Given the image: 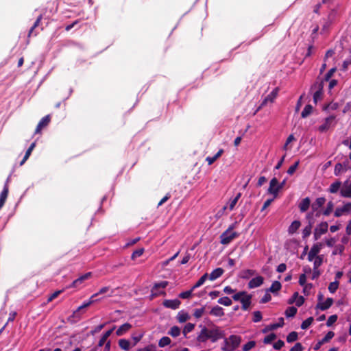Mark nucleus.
<instances>
[{"label": "nucleus", "mask_w": 351, "mask_h": 351, "mask_svg": "<svg viewBox=\"0 0 351 351\" xmlns=\"http://www.w3.org/2000/svg\"><path fill=\"white\" fill-rule=\"evenodd\" d=\"M221 346L223 351H234L241 342V337L239 335H232L229 337H225Z\"/></svg>", "instance_id": "1"}, {"label": "nucleus", "mask_w": 351, "mask_h": 351, "mask_svg": "<svg viewBox=\"0 0 351 351\" xmlns=\"http://www.w3.org/2000/svg\"><path fill=\"white\" fill-rule=\"evenodd\" d=\"M235 227V223L232 224L229 228L223 232L220 236V242L223 245L229 244L233 239L239 237V233L234 232L233 229Z\"/></svg>", "instance_id": "2"}, {"label": "nucleus", "mask_w": 351, "mask_h": 351, "mask_svg": "<svg viewBox=\"0 0 351 351\" xmlns=\"http://www.w3.org/2000/svg\"><path fill=\"white\" fill-rule=\"evenodd\" d=\"M326 202V199L324 197H318L315 199L314 202L311 204V211L308 213H313V219L319 217L322 214L320 208L324 206Z\"/></svg>", "instance_id": "3"}, {"label": "nucleus", "mask_w": 351, "mask_h": 351, "mask_svg": "<svg viewBox=\"0 0 351 351\" xmlns=\"http://www.w3.org/2000/svg\"><path fill=\"white\" fill-rule=\"evenodd\" d=\"M224 331L221 330L219 326H213L212 328L209 330V339L213 343L217 341L219 339L224 338Z\"/></svg>", "instance_id": "4"}, {"label": "nucleus", "mask_w": 351, "mask_h": 351, "mask_svg": "<svg viewBox=\"0 0 351 351\" xmlns=\"http://www.w3.org/2000/svg\"><path fill=\"white\" fill-rule=\"evenodd\" d=\"M169 282L167 281H161L160 282L155 283L152 289L151 297L153 298L160 295H165V292L160 289H163L167 287Z\"/></svg>", "instance_id": "5"}, {"label": "nucleus", "mask_w": 351, "mask_h": 351, "mask_svg": "<svg viewBox=\"0 0 351 351\" xmlns=\"http://www.w3.org/2000/svg\"><path fill=\"white\" fill-rule=\"evenodd\" d=\"M282 189V185H279L278 181L276 178H274L271 180L269 183V187L267 190L269 194L274 195V197H276L278 195V191Z\"/></svg>", "instance_id": "6"}, {"label": "nucleus", "mask_w": 351, "mask_h": 351, "mask_svg": "<svg viewBox=\"0 0 351 351\" xmlns=\"http://www.w3.org/2000/svg\"><path fill=\"white\" fill-rule=\"evenodd\" d=\"M306 219L308 221V225L303 230L302 234L304 238H306L311 234L312 227L315 222V219H313V213H307Z\"/></svg>", "instance_id": "7"}, {"label": "nucleus", "mask_w": 351, "mask_h": 351, "mask_svg": "<svg viewBox=\"0 0 351 351\" xmlns=\"http://www.w3.org/2000/svg\"><path fill=\"white\" fill-rule=\"evenodd\" d=\"M278 88H274L269 95H267L264 98V99L263 100L258 109L265 106L268 103H273L278 95Z\"/></svg>", "instance_id": "8"}, {"label": "nucleus", "mask_w": 351, "mask_h": 351, "mask_svg": "<svg viewBox=\"0 0 351 351\" xmlns=\"http://www.w3.org/2000/svg\"><path fill=\"white\" fill-rule=\"evenodd\" d=\"M348 213H351V202H348L341 207H337L335 211V216L339 217L344 214Z\"/></svg>", "instance_id": "9"}, {"label": "nucleus", "mask_w": 351, "mask_h": 351, "mask_svg": "<svg viewBox=\"0 0 351 351\" xmlns=\"http://www.w3.org/2000/svg\"><path fill=\"white\" fill-rule=\"evenodd\" d=\"M340 194L343 197L351 198V180H347L342 184Z\"/></svg>", "instance_id": "10"}, {"label": "nucleus", "mask_w": 351, "mask_h": 351, "mask_svg": "<svg viewBox=\"0 0 351 351\" xmlns=\"http://www.w3.org/2000/svg\"><path fill=\"white\" fill-rule=\"evenodd\" d=\"M328 223L324 221L319 223L317 227L315 229L314 237L317 240L320 236L326 233L328 230Z\"/></svg>", "instance_id": "11"}, {"label": "nucleus", "mask_w": 351, "mask_h": 351, "mask_svg": "<svg viewBox=\"0 0 351 351\" xmlns=\"http://www.w3.org/2000/svg\"><path fill=\"white\" fill-rule=\"evenodd\" d=\"M199 327L202 328V330L197 337V340L200 343H204L209 339V329L202 325Z\"/></svg>", "instance_id": "12"}, {"label": "nucleus", "mask_w": 351, "mask_h": 351, "mask_svg": "<svg viewBox=\"0 0 351 351\" xmlns=\"http://www.w3.org/2000/svg\"><path fill=\"white\" fill-rule=\"evenodd\" d=\"M335 119V116H333V115L326 118L324 120V123L319 127V128H318L319 131L321 132H324L327 131L330 128V126L332 125Z\"/></svg>", "instance_id": "13"}, {"label": "nucleus", "mask_w": 351, "mask_h": 351, "mask_svg": "<svg viewBox=\"0 0 351 351\" xmlns=\"http://www.w3.org/2000/svg\"><path fill=\"white\" fill-rule=\"evenodd\" d=\"M92 276L91 272L86 273L85 274L81 276L76 280H75L71 285L68 287V288L71 287H78L80 285H82L86 280L90 278Z\"/></svg>", "instance_id": "14"}, {"label": "nucleus", "mask_w": 351, "mask_h": 351, "mask_svg": "<svg viewBox=\"0 0 351 351\" xmlns=\"http://www.w3.org/2000/svg\"><path fill=\"white\" fill-rule=\"evenodd\" d=\"M321 250V245L319 243L315 244L313 245V247L311 248L308 254V261H313L314 258H315L320 252Z\"/></svg>", "instance_id": "15"}, {"label": "nucleus", "mask_w": 351, "mask_h": 351, "mask_svg": "<svg viewBox=\"0 0 351 351\" xmlns=\"http://www.w3.org/2000/svg\"><path fill=\"white\" fill-rule=\"evenodd\" d=\"M163 306L166 308L171 309H177L180 305V301L178 299L175 300H165L162 303Z\"/></svg>", "instance_id": "16"}, {"label": "nucleus", "mask_w": 351, "mask_h": 351, "mask_svg": "<svg viewBox=\"0 0 351 351\" xmlns=\"http://www.w3.org/2000/svg\"><path fill=\"white\" fill-rule=\"evenodd\" d=\"M50 120L51 119L49 115H47L42 118V119L39 121L36 128L35 133H40L42 129L46 127L49 123Z\"/></svg>", "instance_id": "17"}, {"label": "nucleus", "mask_w": 351, "mask_h": 351, "mask_svg": "<svg viewBox=\"0 0 351 351\" xmlns=\"http://www.w3.org/2000/svg\"><path fill=\"white\" fill-rule=\"evenodd\" d=\"M264 278L262 276H256L252 278L248 283L250 289H254L260 287L263 283Z\"/></svg>", "instance_id": "18"}, {"label": "nucleus", "mask_w": 351, "mask_h": 351, "mask_svg": "<svg viewBox=\"0 0 351 351\" xmlns=\"http://www.w3.org/2000/svg\"><path fill=\"white\" fill-rule=\"evenodd\" d=\"M332 303L333 300L332 298H327L324 302H318L317 304V308L325 311L329 308L332 306Z\"/></svg>", "instance_id": "19"}, {"label": "nucleus", "mask_w": 351, "mask_h": 351, "mask_svg": "<svg viewBox=\"0 0 351 351\" xmlns=\"http://www.w3.org/2000/svg\"><path fill=\"white\" fill-rule=\"evenodd\" d=\"M132 328V325L129 323H125L121 325L116 331V335L117 336H122L125 334L130 328Z\"/></svg>", "instance_id": "20"}, {"label": "nucleus", "mask_w": 351, "mask_h": 351, "mask_svg": "<svg viewBox=\"0 0 351 351\" xmlns=\"http://www.w3.org/2000/svg\"><path fill=\"white\" fill-rule=\"evenodd\" d=\"M114 329L115 326L112 327L110 330H108L106 332H104V334L102 335V337H101L98 342L99 347H102L105 344L107 339L111 335L112 332Z\"/></svg>", "instance_id": "21"}, {"label": "nucleus", "mask_w": 351, "mask_h": 351, "mask_svg": "<svg viewBox=\"0 0 351 351\" xmlns=\"http://www.w3.org/2000/svg\"><path fill=\"white\" fill-rule=\"evenodd\" d=\"M311 205L309 197L304 198L299 204V208L302 213L306 212Z\"/></svg>", "instance_id": "22"}, {"label": "nucleus", "mask_w": 351, "mask_h": 351, "mask_svg": "<svg viewBox=\"0 0 351 351\" xmlns=\"http://www.w3.org/2000/svg\"><path fill=\"white\" fill-rule=\"evenodd\" d=\"M342 184H343L340 181L337 180L330 185V187L328 188V191L331 193H336L339 190H341Z\"/></svg>", "instance_id": "23"}, {"label": "nucleus", "mask_w": 351, "mask_h": 351, "mask_svg": "<svg viewBox=\"0 0 351 351\" xmlns=\"http://www.w3.org/2000/svg\"><path fill=\"white\" fill-rule=\"evenodd\" d=\"M242 304V308L245 311L247 310L251 304V296L248 294L244 295L240 301Z\"/></svg>", "instance_id": "24"}, {"label": "nucleus", "mask_w": 351, "mask_h": 351, "mask_svg": "<svg viewBox=\"0 0 351 351\" xmlns=\"http://www.w3.org/2000/svg\"><path fill=\"white\" fill-rule=\"evenodd\" d=\"M223 273V269L221 268H217L214 269L209 275V279L213 281L219 278Z\"/></svg>", "instance_id": "25"}, {"label": "nucleus", "mask_w": 351, "mask_h": 351, "mask_svg": "<svg viewBox=\"0 0 351 351\" xmlns=\"http://www.w3.org/2000/svg\"><path fill=\"white\" fill-rule=\"evenodd\" d=\"M210 314L215 317H222L224 315V311L221 306H215L211 309Z\"/></svg>", "instance_id": "26"}, {"label": "nucleus", "mask_w": 351, "mask_h": 351, "mask_svg": "<svg viewBox=\"0 0 351 351\" xmlns=\"http://www.w3.org/2000/svg\"><path fill=\"white\" fill-rule=\"evenodd\" d=\"M109 291H110V293L108 294V296L110 297L113 295L114 290L110 289V288L109 287H104L101 288L97 293L93 294L92 295V298H95L96 296H97L99 295L104 294Z\"/></svg>", "instance_id": "27"}, {"label": "nucleus", "mask_w": 351, "mask_h": 351, "mask_svg": "<svg viewBox=\"0 0 351 351\" xmlns=\"http://www.w3.org/2000/svg\"><path fill=\"white\" fill-rule=\"evenodd\" d=\"M119 346L122 350L125 351L129 350L131 348V343L130 341L125 339H119Z\"/></svg>", "instance_id": "28"}, {"label": "nucleus", "mask_w": 351, "mask_h": 351, "mask_svg": "<svg viewBox=\"0 0 351 351\" xmlns=\"http://www.w3.org/2000/svg\"><path fill=\"white\" fill-rule=\"evenodd\" d=\"M300 222L299 221H294L291 223L288 228V232L290 234H294L300 228Z\"/></svg>", "instance_id": "29"}, {"label": "nucleus", "mask_w": 351, "mask_h": 351, "mask_svg": "<svg viewBox=\"0 0 351 351\" xmlns=\"http://www.w3.org/2000/svg\"><path fill=\"white\" fill-rule=\"evenodd\" d=\"M282 286L280 282L278 281H274L271 287L269 288L267 291L271 292L273 293H277L278 291L280 290Z\"/></svg>", "instance_id": "30"}, {"label": "nucleus", "mask_w": 351, "mask_h": 351, "mask_svg": "<svg viewBox=\"0 0 351 351\" xmlns=\"http://www.w3.org/2000/svg\"><path fill=\"white\" fill-rule=\"evenodd\" d=\"M223 150L222 149H219L217 154L213 156V157H210V156H208L206 158V160L208 162V164L209 165H212L217 158H219L221 154H223Z\"/></svg>", "instance_id": "31"}, {"label": "nucleus", "mask_w": 351, "mask_h": 351, "mask_svg": "<svg viewBox=\"0 0 351 351\" xmlns=\"http://www.w3.org/2000/svg\"><path fill=\"white\" fill-rule=\"evenodd\" d=\"M313 106L310 104L306 105L301 113L302 118H306L309 116L313 112Z\"/></svg>", "instance_id": "32"}, {"label": "nucleus", "mask_w": 351, "mask_h": 351, "mask_svg": "<svg viewBox=\"0 0 351 351\" xmlns=\"http://www.w3.org/2000/svg\"><path fill=\"white\" fill-rule=\"evenodd\" d=\"M241 196V194L239 193L232 199L230 201L228 206H227L230 210H232L234 209Z\"/></svg>", "instance_id": "33"}, {"label": "nucleus", "mask_w": 351, "mask_h": 351, "mask_svg": "<svg viewBox=\"0 0 351 351\" xmlns=\"http://www.w3.org/2000/svg\"><path fill=\"white\" fill-rule=\"evenodd\" d=\"M208 278V274H204L198 280L197 282L191 287L192 290H195V289L199 287L202 286L206 281V280Z\"/></svg>", "instance_id": "34"}, {"label": "nucleus", "mask_w": 351, "mask_h": 351, "mask_svg": "<svg viewBox=\"0 0 351 351\" xmlns=\"http://www.w3.org/2000/svg\"><path fill=\"white\" fill-rule=\"evenodd\" d=\"M323 83L319 84V90L315 91L313 95L314 101L316 103L318 99H321L322 95Z\"/></svg>", "instance_id": "35"}, {"label": "nucleus", "mask_w": 351, "mask_h": 351, "mask_svg": "<svg viewBox=\"0 0 351 351\" xmlns=\"http://www.w3.org/2000/svg\"><path fill=\"white\" fill-rule=\"evenodd\" d=\"M177 318L179 322L184 323L189 319V316L186 313L180 311L178 313Z\"/></svg>", "instance_id": "36"}, {"label": "nucleus", "mask_w": 351, "mask_h": 351, "mask_svg": "<svg viewBox=\"0 0 351 351\" xmlns=\"http://www.w3.org/2000/svg\"><path fill=\"white\" fill-rule=\"evenodd\" d=\"M168 334L173 337H177L180 335V328L178 326H174L171 328Z\"/></svg>", "instance_id": "37"}, {"label": "nucleus", "mask_w": 351, "mask_h": 351, "mask_svg": "<svg viewBox=\"0 0 351 351\" xmlns=\"http://www.w3.org/2000/svg\"><path fill=\"white\" fill-rule=\"evenodd\" d=\"M218 303L226 306H229L232 304V300L228 297H222L218 300Z\"/></svg>", "instance_id": "38"}, {"label": "nucleus", "mask_w": 351, "mask_h": 351, "mask_svg": "<svg viewBox=\"0 0 351 351\" xmlns=\"http://www.w3.org/2000/svg\"><path fill=\"white\" fill-rule=\"evenodd\" d=\"M333 208H334V204L332 201H330L327 204V206L324 209V210L322 212V214L326 216H328L332 213Z\"/></svg>", "instance_id": "39"}, {"label": "nucleus", "mask_w": 351, "mask_h": 351, "mask_svg": "<svg viewBox=\"0 0 351 351\" xmlns=\"http://www.w3.org/2000/svg\"><path fill=\"white\" fill-rule=\"evenodd\" d=\"M171 343V339L168 337H162L158 341V346L160 348H163L166 346L169 345Z\"/></svg>", "instance_id": "40"}, {"label": "nucleus", "mask_w": 351, "mask_h": 351, "mask_svg": "<svg viewBox=\"0 0 351 351\" xmlns=\"http://www.w3.org/2000/svg\"><path fill=\"white\" fill-rule=\"evenodd\" d=\"M297 313V308L294 306H291L287 308L285 311V315L287 317H293Z\"/></svg>", "instance_id": "41"}, {"label": "nucleus", "mask_w": 351, "mask_h": 351, "mask_svg": "<svg viewBox=\"0 0 351 351\" xmlns=\"http://www.w3.org/2000/svg\"><path fill=\"white\" fill-rule=\"evenodd\" d=\"M256 346V341H250L245 345H243L242 350L243 351H250L252 348H254Z\"/></svg>", "instance_id": "42"}, {"label": "nucleus", "mask_w": 351, "mask_h": 351, "mask_svg": "<svg viewBox=\"0 0 351 351\" xmlns=\"http://www.w3.org/2000/svg\"><path fill=\"white\" fill-rule=\"evenodd\" d=\"M313 318L312 317H308L306 320H304L301 324V328L303 330L307 329L313 323Z\"/></svg>", "instance_id": "43"}, {"label": "nucleus", "mask_w": 351, "mask_h": 351, "mask_svg": "<svg viewBox=\"0 0 351 351\" xmlns=\"http://www.w3.org/2000/svg\"><path fill=\"white\" fill-rule=\"evenodd\" d=\"M323 263V256H318L314 258L313 269H318Z\"/></svg>", "instance_id": "44"}, {"label": "nucleus", "mask_w": 351, "mask_h": 351, "mask_svg": "<svg viewBox=\"0 0 351 351\" xmlns=\"http://www.w3.org/2000/svg\"><path fill=\"white\" fill-rule=\"evenodd\" d=\"M195 328V324L191 323L186 324L183 329V333L184 336L186 337V334L189 332H191Z\"/></svg>", "instance_id": "45"}, {"label": "nucleus", "mask_w": 351, "mask_h": 351, "mask_svg": "<svg viewBox=\"0 0 351 351\" xmlns=\"http://www.w3.org/2000/svg\"><path fill=\"white\" fill-rule=\"evenodd\" d=\"M298 339V333L296 332H290L287 337V341L289 343H292Z\"/></svg>", "instance_id": "46"}, {"label": "nucleus", "mask_w": 351, "mask_h": 351, "mask_svg": "<svg viewBox=\"0 0 351 351\" xmlns=\"http://www.w3.org/2000/svg\"><path fill=\"white\" fill-rule=\"evenodd\" d=\"M205 312V307L196 308L194 311L193 315L195 318H200Z\"/></svg>", "instance_id": "47"}, {"label": "nucleus", "mask_w": 351, "mask_h": 351, "mask_svg": "<svg viewBox=\"0 0 351 351\" xmlns=\"http://www.w3.org/2000/svg\"><path fill=\"white\" fill-rule=\"evenodd\" d=\"M276 338V335L274 333H271L264 338V343L268 344L271 343Z\"/></svg>", "instance_id": "48"}, {"label": "nucleus", "mask_w": 351, "mask_h": 351, "mask_svg": "<svg viewBox=\"0 0 351 351\" xmlns=\"http://www.w3.org/2000/svg\"><path fill=\"white\" fill-rule=\"evenodd\" d=\"M193 290H192V288L189 290L184 292H182L179 294V297L182 299H187L191 297L192 293Z\"/></svg>", "instance_id": "49"}, {"label": "nucleus", "mask_w": 351, "mask_h": 351, "mask_svg": "<svg viewBox=\"0 0 351 351\" xmlns=\"http://www.w3.org/2000/svg\"><path fill=\"white\" fill-rule=\"evenodd\" d=\"M339 287V282L337 281H335L332 282H330L328 286V290L330 293H335Z\"/></svg>", "instance_id": "50"}, {"label": "nucleus", "mask_w": 351, "mask_h": 351, "mask_svg": "<svg viewBox=\"0 0 351 351\" xmlns=\"http://www.w3.org/2000/svg\"><path fill=\"white\" fill-rule=\"evenodd\" d=\"M343 171V167L341 163H337L335 167L334 173L335 176H339Z\"/></svg>", "instance_id": "51"}, {"label": "nucleus", "mask_w": 351, "mask_h": 351, "mask_svg": "<svg viewBox=\"0 0 351 351\" xmlns=\"http://www.w3.org/2000/svg\"><path fill=\"white\" fill-rule=\"evenodd\" d=\"M335 335V333L332 331H329L327 332V334L324 336V337L321 340L322 343H326L329 341Z\"/></svg>", "instance_id": "52"}, {"label": "nucleus", "mask_w": 351, "mask_h": 351, "mask_svg": "<svg viewBox=\"0 0 351 351\" xmlns=\"http://www.w3.org/2000/svg\"><path fill=\"white\" fill-rule=\"evenodd\" d=\"M284 324V319L283 318H280V321L279 323L277 324H272L269 326V330H276L278 328L282 327Z\"/></svg>", "instance_id": "53"}, {"label": "nucleus", "mask_w": 351, "mask_h": 351, "mask_svg": "<svg viewBox=\"0 0 351 351\" xmlns=\"http://www.w3.org/2000/svg\"><path fill=\"white\" fill-rule=\"evenodd\" d=\"M143 252H144L143 248H139V249L135 250L132 254V258L136 259V258L140 257L143 254Z\"/></svg>", "instance_id": "54"}, {"label": "nucleus", "mask_w": 351, "mask_h": 351, "mask_svg": "<svg viewBox=\"0 0 351 351\" xmlns=\"http://www.w3.org/2000/svg\"><path fill=\"white\" fill-rule=\"evenodd\" d=\"M262 319V314L260 311H254L253 313V322H258Z\"/></svg>", "instance_id": "55"}, {"label": "nucleus", "mask_w": 351, "mask_h": 351, "mask_svg": "<svg viewBox=\"0 0 351 351\" xmlns=\"http://www.w3.org/2000/svg\"><path fill=\"white\" fill-rule=\"evenodd\" d=\"M337 319V316L336 315H332L330 316L326 322V325L328 326H332Z\"/></svg>", "instance_id": "56"}, {"label": "nucleus", "mask_w": 351, "mask_h": 351, "mask_svg": "<svg viewBox=\"0 0 351 351\" xmlns=\"http://www.w3.org/2000/svg\"><path fill=\"white\" fill-rule=\"evenodd\" d=\"M246 293L244 292V291H241V292H239L236 294H234L233 296H232V298L234 299V300L235 301H241L242 298L244 297V295H245Z\"/></svg>", "instance_id": "57"}, {"label": "nucleus", "mask_w": 351, "mask_h": 351, "mask_svg": "<svg viewBox=\"0 0 351 351\" xmlns=\"http://www.w3.org/2000/svg\"><path fill=\"white\" fill-rule=\"evenodd\" d=\"M295 138L294 136H293V134H290V135L288 136V138H287V141H286V143H285V145H284V147H283V149H284L285 150H287V149H288V145H289L291 142H292V141H295Z\"/></svg>", "instance_id": "58"}, {"label": "nucleus", "mask_w": 351, "mask_h": 351, "mask_svg": "<svg viewBox=\"0 0 351 351\" xmlns=\"http://www.w3.org/2000/svg\"><path fill=\"white\" fill-rule=\"evenodd\" d=\"M35 145H36L35 143H33L31 144V145L29 146V147L27 149V150L25 152V160H27L28 159V158L29 157L32 150L35 147Z\"/></svg>", "instance_id": "59"}, {"label": "nucleus", "mask_w": 351, "mask_h": 351, "mask_svg": "<svg viewBox=\"0 0 351 351\" xmlns=\"http://www.w3.org/2000/svg\"><path fill=\"white\" fill-rule=\"evenodd\" d=\"M104 326H105V324H101L100 325H98L93 330H92L90 331V334L92 335H94L95 334L100 332L104 328Z\"/></svg>", "instance_id": "60"}, {"label": "nucleus", "mask_w": 351, "mask_h": 351, "mask_svg": "<svg viewBox=\"0 0 351 351\" xmlns=\"http://www.w3.org/2000/svg\"><path fill=\"white\" fill-rule=\"evenodd\" d=\"M298 165H299V162L298 161L295 162V164H293V165L289 167V168L287 170V173L289 175H292L295 171Z\"/></svg>", "instance_id": "61"}, {"label": "nucleus", "mask_w": 351, "mask_h": 351, "mask_svg": "<svg viewBox=\"0 0 351 351\" xmlns=\"http://www.w3.org/2000/svg\"><path fill=\"white\" fill-rule=\"evenodd\" d=\"M227 208H228V206H224L221 209H220L219 210L217 211V213L215 215V217L217 219H219L220 217H221L224 215L225 210Z\"/></svg>", "instance_id": "62"}, {"label": "nucleus", "mask_w": 351, "mask_h": 351, "mask_svg": "<svg viewBox=\"0 0 351 351\" xmlns=\"http://www.w3.org/2000/svg\"><path fill=\"white\" fill-rule=\"evenodd\" d=\"M303 348L300 343H297L292 347L289 351H302Z\"/></svg>", "instance_id": "63"}, {"label": "nucleus", "mask_w": 351, "mask_h": 351, "mask_svg": "<svg viewBox=\"0 0 351 351\" xmlns=\"http://www.w3.org/2000/svg\"><path fill=\"white\" fill-rule=\"evenodd\" d=\"M155 346L154 345H149L145 348H140L137 351H154Z\"/></svg>", "instance_id": "64"}]
</instances>
